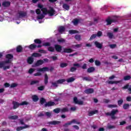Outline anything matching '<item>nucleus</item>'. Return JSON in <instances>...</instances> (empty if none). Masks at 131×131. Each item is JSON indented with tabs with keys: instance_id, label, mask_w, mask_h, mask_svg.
<instances>
[{
	"instance_id": "7ed1b4c3",
	"label": "nucleus",
	"mask_w": 131,
	"mask_h": 131,
	"mask_svg": "<svg viewBox=\"0 0 131 131\" xmlns=\"http://www.w3.org/2000/svg\"><path fill=\"white\" fill-rule=\"evenodd\" d=\"M50 69L48 67H43L42 68L37 69V73L34 74V76H40L41 75V73L40 72H46L49 71Z\"/></svg>"
},
{
	"instance_id": "bb28decb",
	"label": "nucleus",
	"mask_w": 131,
	"mask_h": 131,
	"mask_svg": "<svg viewBox=\"0 0 131 131\" xmlns=\"http://www.w3.org/2000/svg\"><path fill=\"white\" fill-rule=\"evenodd\" d=\"M58 30L60 33H62V32H64V30H65V28H64V27H60L59 28Z\"/></svg>"
},
{
	"instance_id": "4468645a",
	"label": "nucleus",
	"mask_w": 131,
	"mask_h": 131,
	"mask_svg": "<svg viewBox=\"0 0 131 131\" xmlns=\"http://www.w3.org/2000/svg\"><path fill=\"white\" fill-rule=\"evenodd\" d=\"M84 92L86 94H92V93H94V90L93 89H89L85 90Z\"/></svg>"
},
{
	"instance_id": "473e14b6",
	"label": "nucleus",
	"mask_w": 131,
	"mask_h": 131,
	"mask_svg": "<svg viewBox=\"0 0 131 131\" xmlns=\"http://www.w3.org/2000/svg\"><path fill=\"white\" fill-rule=\"evenodd\" d=\"M96 37H97V34H93L90 38V40H93V39H95V38H96Z\"/></svg>"
},
{
	"instance_id": "8fccbe9b",
	"label": "nucleus",
	"mask_w": 131,
	"mask_h": 131,
	"mask_svg": "<svg viewBox=\"0 0 131 131\" xmlns=\"http://www.w3.org/2000/svg\"><path fill=\"white\" fill-rule=\"evenodd\" d=\"M63 82H65L64 79H60L57 81V83H63Z\"/></svg>"
},
{
	"instance_id": "338daca9",
	"label": "nucleus",
	"mask_w": 131,
	"mask_h": 131,
	"mask_svg": "<svg viewBox=\"0 0 131 131\" xmlns=\"http://www.w3.org/2000/svg\"><path fill=\"white\" fill-rule=\"evenodd\" d=\"M126 101H127L128 102H130V101H131V97L130 96H128L126 98Z\"/></svg>"
},
{
	"instance_id": "58836bf2",
	"label": "nucleus",
	"mask_w": 131,
	"mask_h": 131,
	"mask_svg": "<svg viewBox=\"0 0 131 131\" xmlns=\"http://www.w3.org/2000/svg\"><path fill=\"white\" fill-rule=\"evenodd\" d=\"M57 40L60 43L65 42V40L62 38L58 39Z\"/></svg>"
},
{
	"instance_id": "c03bdc74",
	"label": "nucleus",
	"mask_w": 131,
	"mask_h": 131,
	"mask_svg": "<svg viewBox=\"0 0 131 131\" xmlns=\"http://www.w3.org/2000/svg\"><path fill=\"white\" fill-rule=\"evenodd\" d=\"M107 36L110 38H113V33H107Z\"/></svg>"
},
{
	"instance_id": "2eb2a0df",
	"label": "nucleus",
	"mask_w": 131,
	"mask_h": 131,
	"mask_svg": "<svg viewBox=\"0 0 131 131\" xmlns=\"http://www.w3.org/2000/svg\"><path fill=\"white\" fill-rule=\"evenodd\" d=\"M75 122H76L75 120H73L71 121L68 122V123H66L64 125V126H68L69 125H71V124L74 123Z\"/></svg>"
},
{
	"instance_id": "cd10ccee",
	"label": "nucleus",
	"mask_w": 131,
	"mask_h": 131,
	"mask_svg": "<svg viewBox=\"0 0 131 131\" xmlns=\"http://www.w3.org/2000/svg\"><path fill=\"white\" fill-rule=\"evenodd\" d=\"M75 80V79L73 77H71L67 79L68 82H73V81H74Z\"/></svg>"
},
{
	"instance_id": "0e129e2a",
	"label": "nucleus",
	"mask_w": 131,
	"mask_h": 131,
	"mask_svg": "<svg viewBox=\"0 0 131 131\" xmlns=\"http://www.w3.org/2000/svg\"><path fill=\"white\" fill-rule=\"evenodd\" d=\"M47 116H48V117H50L51 116V115H52V113H50V112H47L46 113Z\"/></svg>"
},
{
	"instance_id": "4c0bfd02",
	"label": "nucleus",
	"mask_w": 131,
	"mask_h": 131,
	"mask_svg": "<svg viewBox=\"0 0 131 131\" xmlns=\"http://www.w3.org/2000/svg\"><path fill=\"white\" fill-rule=\"evenodd\" d=\"M130 78H131V77L129 75L125 76V77H124V80H129Z\"/></svg>"
},
{
	"instance_id": "603ef678",
	"label": "nucleus",
	"mask_w": 131,
	"mask_h": 131,
	"mask_svg": "<svg viewBox=\"0 0 131 131\" xmlns=\"http://www.w3.org/2000/svg\"><path fill=\"white\" fill-rule=\"evenodd\" d=\"M103 33H102V32L101 31H99L97 34V36H98V37H100V36H102Z\"/></svg>"
},
{
	"instance_id": "37998d69",
	"label": "nucleus",
	"mask_w": 131,
	"mask_h": 131,
	"mask_svg": "<svg viewBox=\"0 0 131 131\" xmlns=\"http://www.w3.org/2000/svg\"><path fill=\"white\" fill-rule=\"evenodd\" d=\"M109 108H116L117 107V105L116 104H110L108 105Z\"/></svg>"
},
{
	"instance_id": "1a4fd4ad",
	"label": "nucleus",
	"mask_w": 131,
	"mask_h": 131,
	"mask_svg": "<svg viewBox=\"0 0 131 131\" xmlns=\"http://www.w3.org/2000/svg\"><path fill=\"white\" fill-rule=\"evenodd\" d=\"M74 67H72V68H71V71L72 72L75 71V70H76L77 68H78V67H79V64L75 63V64H74Z\"/></svg>"
},
{
	"instance_id": "c9c22d12",
	"label": "nucleus",
	"mask_w": 131,
	"mask_h": 131,
	"mask_svg": "<svg viewBox=\"0 0 131 131\" xmlns=\"http://www.w3.org/2000/svg\"><path fill=\"white\" fill-rule=\"evenodd\" d=\"M68 112V108L64 107L60 110V112Z\"/></svg>"
},
{
	"instance_id": "5fc2aeb1",
	"label": "nucleus",
	"mask_w": 131,
	"mask_h": 131,
	"mask_svg": "<svg viewBox=\"0 0 131 131\" xmlns=\"http://www.w3.org/2000/svg\"><path fill=\"white\" fill-rule=\"evenodd\" d=\"M48 51H50V52H54L55 51V49L52 47H50L48 48Z\"/></svg>"
},
{
	"instance_id": "a878e982",
	"label": "nucleus",
	"mask_w": 131,
	"mask_h": 131,
	"mask_svg": "<svg viewBox=\"0 0 131 131\" xmlns=\"http://www.w3.org/2000/svg\"><path fill=\"white\" fill-rule=\"evenodd\" d=\"M28 48H29V49H30L31 50H33L35 49V48H36V45L34 44H32L30 46H29Z\"/></svg>"
},
{
	"instance_id": "aec40b11",
	"label": "nucleus",
	"mask_w": 131,
	"mask_h": 131,
	"mask_svg": "<svg viewBox=\"0 0 131 131\" xmlns=\"http://www.w3.org/2000/svg\"><path fill=\"white\" fill-rule=\"evenodd\" d=\"M98 113V111L97 110H95L92 112H90L89 114V116H93L94 114H97Z\"/></svg>"
},
{
	"instance_id": "f3484780",
	"label": "nucleus",
	"mask_w": 131,
	"mask_h": 131,
	"mask_svg": "<svg viewBox=\"0 0 131 131\" xmlns=\"http://www.w3.org/2000/svg\"><path fill=\"white\" fill-rule=\"evenodd\" d=\"M27 62L28 64H32L33 63V58L32 57H30L27 59Z\"/></svg>"
},
{
	"instance_id": "f8f14e48",
	"label": "nucleus",
	"mask_w": 131,
	"mask_h": 131,
	"mask_svg": "<svg viewBox=\"0 0 131 131\" xmlns=\"http://www.w3.org/2000/svg\"><path fill=\"white\" fill-rule=\"evenodd\" d=\"M55 102L53 101H50L45 104L46 107H50L51 106H54Z\"/></svg>"
},
{
	"instance_id": "49530a36",
	"label": "nucleus",
	"mask_w": 131,
	"mask_h": 131,
	"mask_svg": "<svg viewBox=\"0 0 131 131\" xmlns=\"http://www.w3.org/2000/svg\"><path fill=\"white\" fill-rule=\"evenodd\" d=\"M34 71H35V69H30L29 70V73L30 74H31L32 73H33V72H34Z\"/></svg>"
},
{
	"instance_id": "b1692460",
	"label": "nucleus",
	"mask_w": 131,
	"mask_h": 131,
	"mask_svg": "<svg viewBox=\"0 0 131 131\" xmlns=\"http://www.w3.org/2000/svg\"><path fill=\"white\" fill-rule=\"evenodd\" d=\"M32 57H41V54L37 53H34L32 54Z\"/></svg>"
},
{
	"instance_id": "2f4dec72",
	"label": "nucleus",
	"mask_w": 131,
	"mask_h": 131,
	"mask_svg": "<svg viewBox=\"0 0 131 131\" xmlns=\"http://www.w3.org/2000/svg\"><path fill=\"white\" fill-rule=\"evenodd\" d=\"M69 32L70 33V34H74V33H77V32H78V31L71 30H70Z\"/></svg>"
},
{
	"instance_id": "6e6552de",
	"label": "nucleus",
	"mask_w": 131,
	"mask_h": 131,
	"mask_svg": "<svg viewBox=\"0 0 131 131\" xmlns=\"http://www.w3.org/2000/svg\"><path fill=\"white\" fill-rule=\"evenodd\" d=\"M95 45L96 46V48H98V49H102V47H103V43H100L97 41H96L95 42Z\"/></svg>"
},
{
	"instance_id": "de8ad7c7",
	"label": "nucleus",
	"mask_w": 131,
	"mask_h": 131,
	"mask_svg": "<svg viewBox=\"0 0 131 131\" xmlns=\"http://www.w3.org/2000/svg\"><path fill=\"white\" fill-rule=\"evenodd\" d=\"M67 63H62L60 64V67L62 68H64V67H66L67 66Z\"/></svg>"
},
{
	"instance_id": "7c9ffc66",
	"label": "nucleus",
	"mask_w": 131,
	"mask_h": 131,
	"mask_svg": "<svg viewBox=\"0 0 131 131\" xmlns=\"http://www.w3.org/2000/svg\"><path fill=\"white\" fill-rule=\"evenodd\" d=\"M49 78V77H48L47 74H45V83L47 84L48 83V79Z\"/></svg>"
},
{
	"instance_id": "864d4df0",
	"label": "nucleus",
	"mask_w": 131,
	"mask_h": 131,
	"mask_svg": "<svg viewBox=\"0 0 131 131\" xmlns=\"http://www.w3.org/2000/svg\"><path fill=\"white\" fill-rule=\"evenodd\" d=\"M95 65H96V66H100V65H101V62L99 60H96Z\"/></svg>"
},
{
	"instance_id": "f03ea898",
	"label": "nucleus",
	"mask_w": 131,
	"mask_h": 131,
	"mask_svg": "<svg viewBox=\"0 0 131 131\" xmlns=\"http://www.w3.org/2000/svg\"><path fill=\"white\" fill-rule=\"evenodd\" d=\"M13 59V55L12 54H7L6 56V60L4 62H0V68L4 69V70L6 69H9L10 66H7L8 64L11 63L12 59Z\"/></svg>"
},
{
	"instance_id": "f704fd0d",
	"label": "nucleus",
	"mask_w": 131,
	"mask_h": 131,
	"mask_svg": "<svg viewBox=\"0 0 131 131\" xmlns=\"http://www.w3.org/2000/svg\"><path fill=\"white\" fill-rule=\"evenodd\" d=\"M18 85V84L17 83H13L11 84L10 85V88L11 89H13L14 88H16V86H17Z\"/></svg>"
},
{
	"instance_id": "69168bd1",
	"label": "nucleus",
	"mask_w": 131,
	"mask_h": 131,
	"mask_svg": "<svg viewBox=\"0 0 131 131\" xmlns=\"http://www.w3.org/2000/svg\"><path fill=\"white\" fill-rule=\"evenodd\" d=\"M115 128V126H112L111 125H107V128Z\"/></svg>"
},
{
	"instance_id": "13d9d810",
	"label": "nucleus",
	"mask_w": 131,
	"mask_h": 131,
	"mask_svg": "<svg viewBox=\"0 0 131 131\" xmlns=\"http://www.w3.org/2000/svg\"><path fill=\"white\" fill-rule=\"evenodd\" d=\"M128 107H129V105L128 104H125L123 105V108L124 109H128Z\"/></svg>"
},
{
	"instance_id": "4be33fe9",
	"label": "nucleus",
	"mask_w": 131,
	"mask_h": 131,
	"mask_svg": "<svg viewBox=\"0 0 131 131\" xmlns=\"http://www.w3.org/2000/svg\"><path fill=\"white\" fill-rule=\"evenodd\" d=\"M11 4L10 3V2H5L2 4V5L3 7H9Z\"/></svg>"
},
{
	"instance_id": "5701e85b",
	"label": "nucleus",
	"mask_w": 131,
	"mask_h": 131,
	"mask_svg": "<svg viewBox=\"0 0 131 131\" xmlns=\"http://www.w3.org/2000/svg\"><path fill=\"white\" fill-rule=\"evenodd\" d=\"M63 9H64V10H66L67 11H68V10H69V5L66 4H64L63 5Z\"/></svg>"
},
{
	"instance_id": "0eeeda50",
	"label": "nucleus",
	"mask_w": 131,
	"mask_h": 131,
	"mask_svg": "<svg viewBox=\"0 0 131 131\" xmlns=\"http://www.w3.org/2000/svg\"><path fill=\"white\" fill-rule=\"evenodd\" d=\"M25 16H26V13L22 11H20L17 14L18 19L19 18H23V17H25Z\"/></svg>"
},
{
	"instance_id": "c756f323",
	"label": "nucleus",
	"mask_w": 131,
	"mask_h": 131,
	"mask_svg": "<svg viewBox=\"0 0 131 131\" xmlns=\"http://www.w3.org/2000/svg\"><path fill=\"white\" fill-rule=\"evenodd\" d=\"M72 50L70 49H64V53H72Z\"/></svg>"
},
{
	"instance_id": "393cba45",
	"label": "nucleus",
	"mask_w": 131,
	"mask_h": 131,
	"mask_svg": "<svg viewBox=\"0 0 131 131\" xmlns=\"http://www.w3.org/2000/svg\"><path fill=\"white\" fill-rule=\"evenodd\" d=\"M94 71H95V68L92 67L88 69V72H89V73L94 72Z\"/></svg>"
},
{
	"instance_id": "9d476101",
	"label": "nucleus",
	"mask_w": 131,
	"mask_h": 131,
	"mask_svg": "<svg viewBox=\"0 0 131 131\" xmlns=\"http://www.w3.org/2000/svg\"><path fill=\"white\" fill-rule=\"evenodd\" d=\"M12 104L13 105V109H17L19 106H20V103L16 101H13Z\"/></svg>"
},
{
	"instance_id": "20e7f679",
	"label": "nucleus",
	"mask_w": 131,
	"mask_h": 131,
	"mask_svg": "<svg viewBox=\"0 0 131 131\" xmlns=\"http://www.w3.org/2000/svg\"><path fill=\"white\" fill-rule=\"evenodd\" d=\"M116 113H118V110H114L112 111L111 113H106L105 114L106 115L110 116L112 117V119H116V117H115V114Z\"/></svg>"
},
{
	"instance_id": "052dcab7",
	"label": "nucleus",
	"mask_w": 131,
	"mask_h": 131,
	"mask_svg": "<svg viewBox=\"0 0 131 131\" xmlns=\"http://www.w3.org/2000/svg\"><path fill=\"white\" fill-rule=\"evenodd\" d=\"M45 102H46V99H45L44 98H41L40 99V102L41 103V104H43Z\"/></svg>"
},
{
	"instance_id": "72a5a7b5",
	"label": "nucleus",
	"mask_w": 131,
	"mask_h": 131,
	"mask_svg": "<svg viewBox=\"0 0 131 131\" xmlns=\"http://www.w3.org/2000/svg\"><path fill=\"white\" fill-rule=\"evenodd\" d=\"M50 123L51 124H54V125H56V124H59V123H60V121H53L50 122Z\"/></svg>"
},
{
	"instance_id": "bf43d9fd",
	"label": "nucleus",
	"mask_w": 131,
	"mask_h": 131,
	"mask_svg": "<svg viewBox=\"0 0 131 131\" xmlns=\"http://www.w3.org/2000/svg\"><path fill=\"white\" fill-rule=\"evenodd\" d=\"M44 89H45V86H40L38 88V90L39 91H43Z\"/></svg>"
},
{
	"instance_id": "3c124183",
	"label": "nucleus",
	"mask_w": 131,
	"mask_h": 131,
	"mask_svg": "<svg viewBox=\"0 0 131 131\" xmlns=\"http://www.w3.org/2000/svg\"><path fill=\"white\" fill-rule=\"evenodd\" d=\"M10 119H17L18 116H12L9 117Z\"/></svg>"
},
{
	"instance_id": "4d7b16f0",
	"label": "nucleus",
	"mask_w": 131,
	"mask_h": 131,
	"mask_svg": "<svg viewBox=\"0 0 131 131\" xmlns=\"http://www.w3.org/2000/svg\"><path fill=\"white\" fill-rule=\"evenodd\" d=\"M109 47L110 48H111V49H115V48H116V45L115 44L110 45Z\"/></svg>"
},
{
	"instance_id": "39448f33",
	"label": "nucleus",
	"mask_w": 131,
	"mask_h": 131,
	"mask_svg": "<svg viewBox=\"0 0 131 131\" xmlns=\"http://www.w3.org/2000/svg\"><path fill=\"white\" fill-rule=\"evenodd\" d=\"M45 62L42 60H38V61H36L35 63V65L33 66V67H36L38 66H40L43 64Z\"/></svg>"
},
{
	"instance_id": "423d86ee",
	"label": "nucleus",
	"mask_w": 131,
	"mask_h": 131,
	"mask_svg": "<svg viewBox=\"0 0 131 131\" xmlns=\"http://www.w3.org/2000/svg\"><path fill=\"white\" fill-rule=\"evenodd\" d=\"M74 102L75 104H78V105H82L83 104V102L82 101L77 100V98H74Z\"/></svg>"
},
{
	"instance_id": "774afa93",
	"label": "nucleus",
	"mask_w": 131,
	"mask_h": 131,
	"mask_svg": "<svg viewBox=\"0 0 131 131\" xmlns=\"http://www.w3.org/2000/svg\"><path fill=\"white\" fill-rule=\"evenodd\" d=\"M76 109H77V107H72L71 108V110L72 111H75L76 110Z\"/></svg>"
},
{
	"instance_id": "e2e57ef3",
	"label": "nucleus",
	"mask_w": 131,
	"mask_h": 131,
	"mask_svg": "<svg viewBox=\"0 0 131 131\" xmlns=\"http://www.w3.org/2000/svg\"><path fill=\"white\" fill-rule=\"evenodd\" d=\"M58 84H59V83H58V81H57V82H54L52 83L53 86H57Z\"/></svg>"
},
{
	"instance_id": "6e6d98bb",
	"label": "nucleus",
	"mask_w": 131,
	"mask_h": 131,
	"mask_svg": "<svg viewBox=\"0 0 131 131\" xmlns=\"http://www.w3.org/2000/svg\"><path fill=\"white\" fill-rule=\"evenodd\" d=\"M122 103H123V100H122V99H120L118 101V104L119 106H120V105H121V104H122Z\"/></svg>"
},
{
	"instance_id": "ea45409f",
	"label": "nucleus",
	"mask_w": 131,
	"mask_h": 131,
	"mask_svg": "<svg viewBox=\"0 0 131 131\" xmlns=\"http://www.w3.org/2000/svg\"><path fill=\"white\" fill-rule=\"evenodd\" d=\"M16 51L18 53L21 52L22 51V47L21 46L17 47V48H16Z\"/></svg>"
},
{
	"instance_id": "9b49d317",
	"label": "nucleus",
	"mask_w": 131,
	"mask_h": 131,
	"mask_svg": "<svg viewBox=\"0 0 131 131\" xmlns=\"http://www.w3.org/2000/svg\"><path fill=\"white\" fill-rule=\"evenodd\" d=\"M29 127V125H25L24 127H18L16 128L17 131L22 130V129H24V128H28Z\"/></svg>"
},
{
	"instance_id": "680f3d73",
	"label": "nucleus",
	"mask_w": 131,
	"mask_h": 131,
	"mask_svg": "<svg viewBox=\"0 0 131 131\" xmlns=\"http://www.w3.org/2000/svg\"><path fill=\"white\" fill-rule=\"evenodd\" d=\"M51 58L53 60V61H57V60H58L57 56H52Z\"/></svg>"
},
{
	"instance_id": "c85d7f7f",
	"label": "nucleus",
	"mask_w": 131,
	"mask_h": 131,
	"mask_svg": "<svg viewBox=\"0 0 131 131\" xmlns=\"http://www.w3.org/2000/svg\"><path fill=\"white\" fill-rule=\"evenodd\" d=\"M79 22V20L78 19H74L72 21V23H73L74 25H77Z\"/></svg>"
},
{
	"instance_id": "e433bc0d",
	"label": "nucleus",
	"mask_w": 131,
	"mask_h": 131,
	"mask_svg": "<svg viewBox=\"0 0 131 131\" xmlns=\"http://www.w3.org/2000/svg\"><path fill=\"white\" fill-rule=\"evenodd\" d=\"M54 112L55 113H59V112H61V109L59 108H55L53 110Z\"/></svg>"
},
{
	"instance_id": "6ab92c4d",
	"label": "nucleus",
	"mask_w": 131,
	"mask_h": 131,
	"mask_svg": "<svg viewBox=\"0 0 131 131\" xmlns=\"http://www.w3.org/2000/svg\"><path fill=\"white\" fill-rule=\"evenodd\" d=\"M32 98L34 102H37L38 101V97L36 95H33Z\"/></svg>"
},
{
	"instance_id": "412c9836",
	"label": "nucleus",
	"mask_w": 131,
	"mask_h": 131,
	"mask_svg": "<svg viewBox=\"0 0 131 131\" xmlns=\"http://www.w3.org/2000/svg\"><path fill=\"white\" fill-rule=\"evenodd\" d=\"M106 22H107V25H110V24H111V23H112L113 22H114V20L110 18H108L106 19Z\"/></svg>"
},
{
	"instance_id": "09e8293b",
	"label": "nucleus",
	"mask_w": 131,
	"mask_h": 131,
	"mask_svg": "<svg viewBox=\"0 0 131 131\" xmlns=\"http://www.w3.org/2000/svg\"><path fill=\"white\" fill-rule=\"evenodd\" d=\"M34 42L36 43H41V41L38 39H36L34 40Z\"/></svg>"
},
{
	"instance_id": "a18cd8bd",
	"label": "nucleus",
	"mask_w": 131,
	"mask_h": 131,
	"mask_svg": "<svg viewBox=\"0 0 131 131\" xmlns=\"http://www.w3.org/2000/svg\"><path fill=\"white\" fill-rule=\"evenodd\" d=\"M38 82H39L38 80H33L31 82V84H35L38 83Z\"/></svg>"
},
{
	"instance_id": "a211bd4d",
	"label": "nucleus",
	"mask_w": 131,
	"mask_h": 131,
	"mask_svg": "<svg viewBox=\"0 0 131 131\" xmlns=\"http://www.w3.org/2000/svg\"><path fill=\"white\" fill-rule=\"evenodd\" d=\"M120 82H121V81H110L108 82V83H110L111 84H117V83H120Z\"/></svg>"
},
{
	"instance_id": "a19ab883",
	"label": "nucleus",
	"mask_w": 131,
	"mask_h": 131,
	"mask_svg": "<svg viewBox=\"0 0 131 131\" xmlns=\"http://www.w3.org/2000/svg\"><path fill=\"white\" fill-rule=\"evenodd\" d=\"M20 106H24V105H28V102L23 101L20 103Z\"/></svg>"
},
{
	"instance_id": "dca6fc26",
	"label": "nucleus",
	"mask_w": 131,
	"mask_h": 131,
	"mask_svg": "<svg viewBox=\"0 0 131 131\" xmlns=\"http://www.w3.org/2000/svg\"><path fill=\"white\" fill-rule=\"evenodd\" d=\"M126 89H128V90L130 92V93L131 94V86H130V85H129V84H127V85H125L124 87H123V90H125Z\"/></svg>"
},
{
	"instance_id": "f257e3e1",
	"label": "nucleus",
	"mask_w": 131,
	"mask_h": 131,
	"mask_svg": "<svg viewBox=\"0 0 131 131\" xmlns=\"http://www.w3.org/2000/svg\"><path fill=\"white\" fill-rule=\"evenodd\" d=\"M38 8L41 9V11H42L43 14H41V11L40 9H37L36 10V14L38 15L37 16V19L38 20H41V19H43L45 18V15H47L48 14L49 16H54L55 15V10L53 8H50L48 10L47 8H43V5L39 4H38Z\"/></svg>"
},
{
	"instance_id": "ddd939ff",
	"label": "nucleus",
	"mask_w": 131,
	"mask_h": 131,
	"mask_svg": "<svg viewBox=\"0 0 131 131\" xmlns=\"http://www.w3.org/2000/svg\"><path fill=\"white\" fill-rule=\"evenodd\" d=\"M55 50L57 52H61L62 51V47L60 45H55Z\"/></svg>"
},
{
	"instance_id": "79ce46f5",
	"label": "nucleus",
	"mask_w": 131,
	"mask_h": 131,
	"mask_svg": "<svg viewBox=\"0 0 131 131\" xmlns=\"http://www.w3.org/2000/svg\"><path fill=\"white\" fill-rule=\"evenodd\" d=\"M75 39H76L77 40H80V39H81V38L80 37V35H77L75 36Z\"/></svg>"
}]
</instances>
